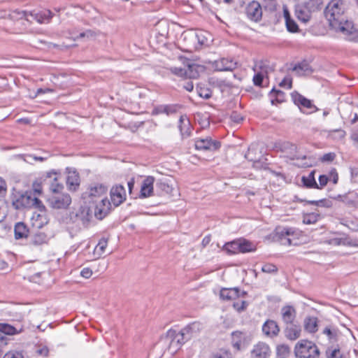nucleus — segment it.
<instances>
[{
	"mask_svg": "<svg viewBox=\"0 0 358 358\" xmlns=\"http://www.w3.org/2000/svg\"><path fill=\"white\" fill-rule=\"evenodd\" d=\"M345 3L342 0H332L325 10L326 17L332 29L338 33L345 39L350 41H358V30L344 15Z\"/></svg>",
	"mask_w": 358,
	"mask_h": 358,
	"instance_id": "f257e3e1",
	"label": "nucleus"
},
{
	"mask_svg": "<svg viewBox=\"0 0 358 358\" xmlns=\"http://www.w3.org/2000/svg\"><path fill=\"white\" fill-rule=\"evenodd\" d=\"M321 0H308L299 3L295 7V15L301 22H308L312 12L319 9Z\"/></svg>",
	"mask_w": 358,
	"mask_h": 358,
	"instance_id": "f03ea898",
	"label": "nucleus"
},
{
	"mask_svg": "<svg viewBox=\"0 0 358 358\" xmlns=\"http://www.w3.org/2000/svg\"><path fill=\"white\" fill-rule=\"evenodd\" d=\"M296 358H318L320 351L317 345L308 340H301L295 345Z\"/></svg>",
	"mask_w": 358,
	"mask_h": 358,
	"instance_id": "7ed1b4c3",
	"label": "nucleus"
},
{
	"mask_svg": "<svg viewBox=\"0 0 358 358\" xmlns=\"http://www.w3.org/2000/svg\"><path fill=\"white\" fill-rule=\"evenodd\" d=\"M186 330H181L177 332L175 330L169 329L166 333V338L169 340V349L177 351L180 347L188 341L184 334H187Z\"/></svg>",
	"mask_w": 358,
	"mask_h": 358,
	"instance_id": "20e7f679",
	"label": "nucleus"
},
{
	"mask_svg": "<svg viewBox=\"0 0 358 358\" xmlns=\"http://www.w3.org/2000/svg\"><path fill=\"white\" fill-rule=\"evenodd\" d=\"M71 203V198L68 194H57L48 199L50 206L55 209H66Z\"/></svg>",
	"mask_w": 358,
	"mask_h": 358,
	"instance_id": "39448f33",
	"label": "nucleus"
},
{
	"mask_svg": "<svg viewBox=\"0 0 358 358\" xmlns=\"http://www.w3.org/2000/svg\"><path fill=\"white\" fill-rule=\"evenodd\" d=\"M253 70L255 72L253 77L254 84L257 86H261L264 77L271 71V68L266 62L259 61L255 64Z\"/></svg>",
	"mask_w": 358,
	"mask_h": 358,
	"instance_id": "423d86ee",
	"label": "nucleus"
},
{
	"mask_svg": "<svg viewBox=\"0 0 358 358\" xmlns=\"http://www.w3.org/2000/svg\"><path fill=\"white\" fill-rule=\"evenodd\" d=\"M247 17L255 22H259L262 18V8L258 1H252L250 2L245 8Z\"/></svg>",
	"mask_w": 358,
	"mask_h": 358,
	"instance_id": "0eeeda50",
	"label": "nucleus"
},
{
	"mask_svg": "<svg viewBox=\"0 0 358 358\" xmlns=\"http://www.w3.org/2000/svg\"><path fill=\"white\" fill-rule=\"evenodd\" d=\"M271 355V349L264 342H258L250 350V358H270Z\"/></svg>",
	"mask_w": 358,
	"mask_h": 358,
	"instance_id": "6e6552de",
	"label": "nucleus"
},
{
	"mask_svg": "<svg viewBox=\"0 0 358 358\" xmlns=\"http://www.w3.org/2000/svg\"><path fill=\"white\" fill-rule=\"evenodd\" d=\"M219 141H213L210 137L205 138H198L195 141V148L196 150L203 151H215L220 148Z\"/></svg>",
	"mask_w": 358,
	"mask_h": 358,
	"instance_id": "1a4fd4ad",
	"label": "nucleus"
},
{
	"mask_svg": "<svg viewBox=\"0 0 358 358\" xmlns=\"http://www.w3.org/2000/svg\"><path fill=\"white\" fill-rule=\"evenodd\" d=\"M110 195L112 203L117 207L125 201L127 194L124 187L117 185L111 188Z\"/></svg>",
	"mask_w": 358,
	"mask_h": 358,
	"instance_id": "9d476101",
	"label": "nucleus"
},
{
	"mask_svg": "<svg viewBox=\"0 0 358 358\" xmlns=\"http://www.w3.org/2000/svg\"><path fill=\"white\" fill-rule=\"evenodd\" d=\"M111 203L107 198H101L96 204L94 215L96 218L101 220L106 217L110 210Z\"/></svg>",
	"mask_w": 358,
	"mask_h": 358,
	"instance_id": "9b49d317",
	"label": "nucleus"
},
{
	"mask_svg": "<svg viewBox=\"0 0 358 358\" xmlns=\"http://www.w3.org/2000/svg\"><path fill=\"white\" fill-rule=\"evenodd\" d=\"M291 96L295 104L310 109V112H313L316 110V107L312 103L310 100L306 99L297 92H293Z\"/></svg>",
	"mask_w": 358,
	"mask_h": 358,
	"instance_id": "f8f14e48",
	"label": "nucleus"
},
{
	"mask_svg": "<svg viewBox=\"0 0 358 358\" xmlns=\"http://www.w3.org/2000/svg\"><path fill=\"white\" fill-rule=\"evenodd\" d=\"M237 63L233 59L222 58L215 62V69L219 71H233L236 68Z\"/></svg>",
	"mask_w": 358,
	"mask_h": 358,
	"instance_id": "ddd939ff",
	"label": "nucleus"
},
{
	"mask_svg": "<svg viewBox=\"0 0 358 358\" xmlns=\"http://www.w3.org/2000/svg\"><path fill=\"white\" fill-rule=\"evenodd\" d=\"M154 182L155 178L152 176H148L143 180L140 191L141 197L146 198L152 196Z\"/></svg>",
	"mask_w": 358,
	"mask_h": 358,
	"instance_id": "4468645a",
	"label": "nucleus"
},
{
	"mask_svg": "<svg viewBox=\"0 0 358 358\" xmlns=\"http://www.w3.org/2000/svg\"><path fill=\"white\" fill-rule=\"evenodd\" d=\"M246 343V336L243 332L234 331L231 334V344L236 350H241Z\"/></svg>",
	"mask_w": 358,
	"mask_h": 358,
	"instance_id": "2eb2a0df",
	"label": "nucleus"
},
{
	"mask_svg": "<svg viewBox=\"0 0 358 358\" xmlns=\"http://www.w3.org/2000/svg\"><path fill=\"white\" fill-rule=\"evenodd\" d=\"M262 331L266 336L274 337L278 334L280 329L275 321L267 320L262 326Z\"/></svg>",
	"mask_w": 358,
	"mask_h": 358,
	"instance_id": "dca6fc26",
	"label": "nucleus"
},
{
	"mask_svg": "<svg viewBox=\"0 0 358 358\" xmlns=\"http://www.w3.org/2000/svg\"><path fill=\"white\" fill-rule=\"evenodd\" d=\"M301 328L300 326L294 324H289L285 329V334L287 338L294 341L301 336Z\"/></svg>",
	"mask_w": 358,
	"mask_h": 358,
	"instance_id": "f3484780",
	"label": "nucleus"
},
{
	"mask_svg": "<svg viewBox=\"0 0 358 358\" xmlns=\"http://www.w3.org/2000/svg\"><path fill=\"white\" fill-rule=\"evenodd\" d=\"M107 187L101 184H95L89 189L88 196L92 199L100 198L106 194Z\"/></svg>",
	"mask_w": 358,
	"mask_h": 358,
	"instance_id": "a211bd4d",
	"label": "nucleus"
},
{
	"mask_svg": "<svg viewBox=\"0 0 358 358\" xmlns=\"http://www.w3.org/2000/svg\"><path fill=\"white\" fill-rule=\"evenodd\" d=\"M239 293L238 288H223L220 290V296L223 300H234L239 297Z\"/></svg>",
	"mask_w": 358,
	"mask_h": 358,
	"instance_id": "6ab92c4d",
	"label": "nucleus"
},
{
	"mask_svg": "<svg viewBox=\"0 0 358 358\" xmlns=\"http://www.w3.org/2000/svg\"><path fill=\"white\" fill-rule=\"evenodd\" d=\"M31 220L33 226L38 229L43 227L48 222V220L45 211L40 212L38 213H34Z\"/></svg>",
	"mask_w": 358,
	"mask_h": 358,
	"instance_id": "aec40b11",
	"label": "nucleus"
},
{
	"mask_svg": "<svg viewBox=\"0 0 358 358\" xmlns=\"http://www.w3.org/2000/svg\"><path fill=\"white\" fill-rule=\"evenodd\" d=\"M48 236L43 232H36L31 235L29 240V244L34 247H38L47 243Z\"/></svg>",
	"mask_w": 358,
	"mask_h": 358,
	"instance_id": "412c9836",
	"label": "nucleus"
},
{
	"mask_svg": "<svg viewBox=\"0 0 358 358\" xmlns=\"http://www.w3.org/2000/svg\"><path fill=\"white\" fill-rule=\"evenodd\" d=\"M282 233H283L282 235L292 238L296 245L300 243L299 238L302 236V232L299 229L294 227H283Z\"/></svg>",
	"mask_w": 358,
	"mask_h": 358,
	"instance_id": "4be33fe9",
	"label": "nucleus"
},
{
	"mask_svg": "<svg viewBox=\"0 0 358 358\" xmlns=\"http://www.w3.org/2000/svg\"><path fill=\"white\" fill-rule=\"evenodd\" d=\"M281 313L283 321L287 324H292L295 318L294 308L289 306H285L282 308Z\"/></svg>",
	"mask_w": 358,
	"mask_h": 358,
	"instance_id": "5701e85b",
	"label": "nucleus"
},
{
	"mask_svg": "<svg viewBox=\"0 0 358 358\" xmlns=\"http://www.w3.org/2000/svg\"><path fill=\"white\" fill-rule=\"evenodd\" d=\"M14 234L15 239L27 238L29 234L27 227L23 222H17L15 225Z\"/></svg>",
	"mask_w": 358,
	"mask_h": 358,
	"instance_id": "b1692460",
	"label": "nucleus"
},
{
	"mask_svg": "<svg viewBox=\"0 0 358 358\" xmlns=\"http://www.w3.org/2000/svg\"><path fill=\"white\" fill-rule=\"evenodd\" d=\"M66 184L71 190H76L80 185V177L77 172H69L67 178Z\"/></svg>",
	"mask_w": 358,
	"mask_h": 358,
	"instance_id": "393cba45",
	"label": "nucleus"
},
{
	"mask_svg": "<svg viewBox=\"0 0 358 358\" xmlns=\"http://www.w3.org/2000/svg\"><path fill=\"white\" fill-rule=\"evenodd\" d=\"M292 70L299 76L309 75L312 73L309 64L306 62H301L295 65Z\"/></svg>",
	"mask_w": 358,
	"mask_h": 358,
	"instance_id": "a878e982",
	"label": "nucleus"
},
{
	"mask_svg": "<svg viewBox=\"0 0 358 358\" xmlns=\"http://www.w3.org/2000/svg\"><path fill=\"white\" fill-rule=\"evenodd\" d=\"M301 180L306 187L319 189V185L315 179V171H311L307 176H303Z\"/></svg>",
	"mask_w": 358,
	"mask_h": 358,
	"instance_id": "bb28decb",
	"label": "nucleus"
},
{
	"mask_svg": "<svg viewBox=\"0 0 358 358\" xmlns=\"http://www.w3.org/2000/svg\"><path fill=\"white\" fill-rule=\"evenodd\" d=\"M180 107L178 105H162L156 108L157 113H165L167 115L176 113Z\"/></svg>",
	"mask_w": 358,
	"mask_h": 358,
	"instance_id": "cd10ccee",
	"label": "nucleus"
},
{
	"mask_svg": "<svg viewBox=\"0 0 358 358\" xmlns=\"http://www.w3.org/2000/svg\"><path fill=\"white\" fill-rule=\"evenodd\" d=\"M202 68L195 64H189L185 69V77L189 78H196L199 76V70Z\"/></svg>",
	"mask_w": 358,
	"mask_h": 358,
	"instance_id": "c85d7f7f",
	"label": "nucleus"
},
{
	"mask_svg": "<svg viewBox=\"0 0 358 358\" xmlns=\"http://www.w3.org/2000/svg\"><path fill=\"white\" fill-rule=\"evenodd\" d=\"M238 241L240 243V252L245 253L256 250V246L253 243L246 239H238Z\"/></svg>",
	"mask_w": 358,
	"mask_h": 358,
	"instance_id": "c756f323",
	"label": "nucleus"
},
{
	"mask_svg": "<svg viewBox=\"0 0 358 358\" xmlns=\"http://www.w3.org/2000/svg\"><path fill=\"white\" fill-rule=\"evenodd\" d=\"M178 127L182 136L189 135V122L185 115L180 116Z\"/></svg>",
	"mask_w": 358,
	"mask_h": 358,
	"instance_id": "7c9ffc66",
	"label": "nucleus"
},
{
	"mask_svg": "<svg viewBox=\"0 0 358 358\" xmlns=\"http://www.w3.org/2000/svg\"><path fill=\"white\" fill-rule=\"evenodd\" d=\"M224 250L229 254H236L240 252L239 241L235 240L227 243L224 245Z\"/></svg>",
	"mask_w": 358,
	"mask_h": 358,
	"instance_id": "2f4dec72",
	"label": "nucleus"
},
{
	"mask_svg": "<svg viewBox=\"0 0 358 358\" xmlns=\"http://www.w3.org/2000/svg\"><path fill=\"white\" fill-rule=\"evenodd\" d=\"M283 233H282V228H279L277 229L276 234L278 237V239L280 242V243L283 245H296V243L295 241H294V239L291 237L282 235Z\"/></svg>",
	"mask_w": 358,
	"mask_h": 358,
	"instance_id": "473e14b6",
	"label": "nucleus"
},
{
	"mask_svg": "<svg viewBox=\"0 0 358 358\" xmlns=\"http://www.w3.org/2000/svg\"><path fill=\"white\" fill-rule=\"evenodd\" d=\"M304 327L306 331L310 333H315L317 331V320L316 317H308L305 320Z\"/></svg>",
	"mask_w": 358,
	"mask_h": 358,
	"instance_id": "72a5a7b5",
	"label": "nucleus"
},
{
	"mask_svg": "<svg viewBox=\"0 0 358 358\" xmlns=\"http://www.w3.org/2000/svg\"><path fill=\"white\" fill-rule=\"evenodd\" d=\"M199 323H196V322H194V323H192L189 325H187V327H185V328H183L182 330H186L187 331V334H184L186 338L189 340L191 339L193 336H195L196 333L199 331Z\"/></svg>",
	"mask_w": 358,
	"mask_h": 358,
	"instance_id": "f704fd0d",
	"label": "nucleus"
},
{
	"mask_svg": "<svg viewBox=\"0 0 358 358\" xmlns=\"http://www.w3.org/2000/svg\"><path fill=\"white\" fill-rule=\"evenodd\" d=\"M290 355L289 347L287 345H280L277 347L276 358H288Z\"/></svg>",
	"mask_w": 358,
	"mask_h": 358,
	"instance_id": "c9c22d12",
	"label": "nucleus"
},
{
	"mask_svg": "<svg viewBox=\"0 0 358 358\" xmlns=\"http://www.w3.org/2000/svg\"><path fill=\"white\" fill-rule=\"evenodd\" d=\"M319 215L315 213L304 214L303 216V223L305 224H312L317 222Z\"/></svg>",
	"mask_w": 358,
	"mask_h": 358,
	"instance_id": "e433bc0d",
	"label": "nucleus"
},
{
	"mask_svg": "<svg viewBox=\"0 0 358 358\" xmlns=\"http://www.w3.org/2000/svg\"><path fill=\"white\" fill-rule=\"evenodd\" d=\"M108 245V241L106 238H101L94 249V253L99 256L102 255Z\"/></svg>",
	"mask_w": 358,
	"mask_h": 358,
	"instance_id": "4c0bfd02",
	"label": "nucleus"
},
{
	"mask_svg": "<svg viewBox=\"0 0 358 358\" xmlns=\"http://www.w3.org/2000/svg\"><path fill=\"white\" fill-rule=\"evenodd\" d=\"M51 17V12L50 10H45L41 13H37L36 20L39 23H46L49 22Z\"/></svg>",
	"mask_w": 358,
	"mask_h": 358,
	"instance_id": "58836bf2",
	"label": "nucleus"
},
{
	"mask_svg": "<svg viewBox=\"0 0 358 358\" xmlns=\"http://www.w3.org/2000/svg\"><path fill=\"white\" fill-rule=\"evenodd\" d=\"M286 27L288 31L295 33L299 30V27L296 22L293 19L288 20L285 22Z\"/></svg>",
	"mask_w": 358,
	"mask_h": 358,
	"instance_id": "ea45409f",
	"label": "nucleus"
},
{
	"mask_svg": "<svg viewBox=\"0 0 358 358\" xmlns=\"http://www.w3.org/2000/svg\"><path fill=\"white\" fill-rule=\"evenodd\" d=\"M281 87L291 89L292 87V78L290 76H286L282 81L279 83Z\"/></svg>",
	"mask_w": 358,
	"mask_h": 358,
	"instance_id": "a19ab883",
	"label": "nucleus"
},
{
	"mask_svg": "<svg viewBox=\"0 0 358 358\" xmlns=\"http://www.w3.org/2000/svg\"><path fill=\"white\" fill-rule=\"evenodd\" d=\"M210 358H231V354L227 350H221L213 353Z\"/></svg>",
	"mask_w": 358,
	"mask_h": 358,
	"instance_id": "79ce46f5",
	"label": "nucleus"
},
{
	"mask_svg": "<svg viewBox=\"0 0 358 358\" xmlns=\"http://www.w3.org/2000/svg\"><path fill=\"white\" fill-rule=\"evenodd\" d=\"M277 270L276 266L273 264H266L262 267V271L267 273H275Z\"/></svg>",
	"mask_w": 358,
	"mask_h": 358,
	"instance_id": "37998d69",
	"label": "nucleus"
},
{
	"mask_svg": "<svg viewBox=\"0 0 358 358\" xmlns=\"http://www.w3.org/2000/svg\"><path fill=\"white\" fill-rule=\"evenodd\" d=\"M257 150V146L255 145H251L249 148H248V152L245 154V158L248 159V160L250 161H253V162H256L257 158V157H253L252 156V152Z\"/></svg>",
	"mask_w": 358,
	"mask_h": 358,
	"instance_id": "c03bdc74",
	"label": "nucleus"
},
{
	"mask_svg": "<svg viewBox=\"0 0 358 358\" xmlns=\"http://www.w3.org/2000/svg\"><path fill=\"white\" fill-rule=\"evenodd\" d=\"M7 193V185L6 181L0 177V199L3 198Z\"/></svg>",
	"mask_w": 358,
	"mask_h": 358,
	"instance_id": "a18cd8bd",
	"label": "nucleus"
},
{
	"mask_svg": "<svg viewBox=\"0 0 358 358\" xmlns=\"http://www.w3.org/2000/svg\"><path fill=\"white\" fill-rule=\"evenodd\" d=\"M32 205L37 209H38L39 212L45 211V206L43 204L42 201L38 198H34L32 200Z\"/></svg>",
	"mask_w": 358,
	"mask_h": 358,
	"instance_id": "49530a36",
	"label": "nucleus"
},
{
	"mask_svg": "<svg viewBox=\"0 0 358 358\" xmlns=\"http://www.w3.org/2000/svg\"><path fill=\"white\" fill-rule=\"evenodd\" d=\"M230 118L232 122L236 124H240L243 120V116L236 111L232 112Z\"/></svg>",
	"mask_w": 358,
	"mask_h": 358,
	"instance_id": "de8ad7c7",
	"label": "nucleus"
},
{
	"mask_svg": "<svg viewBox=\"0 0 358 358\" xmlns=\"http://www.w3.org/2000/svg\"><path fill=\"white\" fill-rule=\"evenodd\" d=\"M171 71L176 76L185 77V69L172 67L171 68Z\"/></svg>",
	"mask_w": 358,
	"mask_h": 358,
	"instance_id": "09e8293b",
	"label": "nucleus"
},
{
	"mask_svg": "<svg viewBox=\"0 0 358 358\" xmlns=\"http://www.w3.org/2000/svg\"><path fill=\"white\" fill-rule=\"evenodd\" d=\"M198 94L199 96L208 99L211 96V93L208 89H199L198 90Z\"/></svg>",
	"mask_w": 358,
	"mask_h": 358,
	"instance_id": "8fccbe9b",
	"label": "nucleus"
},
{
	"mask_svg": "<svg viewBox=\"0 0 358 358\" xmlns=\"http://www.w3.org/2000/svg\"><path fill=\"white\" fill-rule=\"evenodd\" d=\"M3 358H23V357L19 352L10 351L5 354Z\"/></svg>",
	"mask_w": 358,
	"mask_h": 358,
	"instance_id": "3c124183",
	"label": "nucleus"
},
{
	"mask_svg": "<svg viewBox=\"0 0 358 358\" xmlns=\"http://www.w3.org/2000/svg\"><path fill=\"white\" fill-rule=\"evenodd\" d=\"M336 157V155L334 152H329L324 154L322 157V162H332Z\"/></svg>",
	"mask_w": 358,
	"mask_h": 358,
	"instance_id": "603ef678",
	"label": "nucleus"
},
{
	"mask_svg": "<svg viewBox=\"0 0 358 358\" xmlns=\"http://www.w3.org/2000/svg\"><path fill=\"white\" fill-rule=\"evenodd\" d=\"M329 181V177L325 175H321L319 177V189L324 187Z\"/></svg>",
	"mask_w": 358,
	"mask_h": 358,
	"instance_id": "864d4df0",
	"label": "nucleus"
},
{
	"mask_svg": "<svg viewBox=\"0 0 358 358\" xmlns=\"http://www.w3.org/2000/svg\"><path fill=\"white\" fill-rule=\"evenodd\" d=\"M48 156H45V157H38V156H36L34 155H29L27 156V158L25 159V161L27 162H29L30 159H34L35 161H38V162H43L45 160H46L48 159Z\"/></svg>",
	"mask_w": 358,
	"mask_h": 358,
	"instance_id": "5fc2aeb1",
	"label": "nucleus"
},
{
	"mask_svg": "<svg viewBox=\"0 0 358 358\" xmlns=\"http://www.w3.org/2000/svg\"><path fill=\"white\" fill-rule=\"evenodd\" d=\"M338 176L336 169H333L330 172V176L329 177V180H331L334 184H336L338 182Z\"/></svg>",
	"mask_w": 358,
	"mask_h": 358,
	"instance_id": "6e6d98bb",
	"label": "nucleus"
},
{
	"mask_svg": "<svg viewBox=\"0 0 358 358\" xmlns=\"http://www.w3.org/2000/svg\"><path fill=\"white\" fill-rule=\"evenodd\" d=\"M80 275L85 278H89L92 275V271L90 268H84L80 271Z\"/></svg>",
	"mask_w": 358,
	"mask_h": 358,
	"instance_id": "4d7b16f0",
	"label": "nucleus"
},
{
	"mask_svg": "<svg viewBox=\"0 0 358 358\" xmlns=\"http://www.w3.org/2000/svg\"><path fill=\"white\" fill-rule=\"evenodd\" d=\"M333 134H337L339 138H342L345 136V131L342 129H335L329 131L328 136H331Z\"/></svg>",
	"mask_w": 358,
	"mask_h": 358,
	"instance_id": "13d9d810",
	"label": "nucleus"
},
{
	"mask_svg": "<svg viewBox=\"0 0 358 358\" xmlns=\"http://www.w3.org/2000/svg\"><path fill=\"white\" fill-rule=\"evenodd\" d=\"M340 350L334 349L329 355L328 358H339Z\"/></svg>",
	"mask_w": 358,
	"mask_h": 358,
	"instance_id": "bf43d9fd",
	"label": "nucleus"
},
{
	"mask_svg": "<svg viewBox=\"0 0 358 358\" xmlns=\"http://www.w3.org/2000/svg\"><path fill=\"white\" fill-rule=\"evenodd\" d=\"M184 89H185L188 92H191L194 89V85L192 81H187L183 85Z\"/></svg>",
	"mask_w": 358,
	"mask_h": 358,
	"instance_id": "052dcab7",
	"label": "nucleus"
},
{
	"mask_svg": "<svg viewBox=\"0 0 358 358\" xmlns=\"http://www.w3.org/2000/svg\"><path fill=\"white\" fill-rule=\"evenodd\" d=\"M33 188L34 191L37 194H41L42 192V187L41 186V184L38 182H34L33 184Z\"/></svg>",
	"mask_w": 358,
	"mask_h": 358,
	"instance_id": "680f3d73",
	"label": "nucleus"
},
{
	"mask_svg": "<svg viewBox=\"0 0 358 358\" xmlns=\"http://www.w3.org/2000/svg\"><path fill=\"white\" fill-rule=\"evenodd\" d=\"M37 353L42 356H47L48 354V349L46 347H43L37 350Z\"/></svg>",
	"mask_w": 358,
	"mask_h": 358,
	"instance_id": "e2e57ef3",
	"label": "nucleus"
},
{
	"mask_svg": "<svg viewBox=\"0 0 358 358\" xmlns=\"http://www.w3.org/2000/svg\"><path fill=\"white\" fill-rule=\"evenodd\" d=\"M283 15H284L285 22L288 21V20L292 19L289 12L286 7L283 8Z\"/></svg>",
	"mask_w": 358,
	"mask_h": 358,
	"instance_id": "0e129e2a",
	"label": "nucleus"
},
{
	"mask_svg": "<svg viewBox=\"0 0 358 358\" xmlns=\"http://www.w3.org/2000/svg\"><path fill=\"white\" fill-rule=\"evenodd\" d=\"M159 187H160V188L162 190H164V191H165L166 192H169L170 191V189H171L170 186L168 184L165 183V182H160L159 183Z\"/></svg>",
	"mask_w": 358,
	"mask_h": 358,
	"instance_id": "69168bd1",
	"label": "nucleus"
},
{
	"mask_svg": "<svg viewBox=\"0 0 358 358\" xmlns=\"http://www.w3.org/2000/svg\"><path fill=\"white\" fill-rule=\"evenodd\" d=\"M351 138L354 142V144L357 148H358V132H355L352 134Z\"/></svg>",
	"mask_w": 358,
	"mask_h": 358,
	"instance_id": "338daca9",
	"label": "nucleus"
},
{
	"mask_svg": "<svg viewBox=\"0 0 358 358\" xmlns=\"http://www.w3.org/2000/svg\"><path fill=\"white\" fill-rule=\"evenodd\" d=\"M127 185H128L129 191L131 193V190H132V188L134 187V179H131L128 182Z\"/></svg>",
	"mask_w": 358,
	"mask_h": 358,
	"instance_id": "774afa93",
	"label": "nucleus"
}]
</instances>
